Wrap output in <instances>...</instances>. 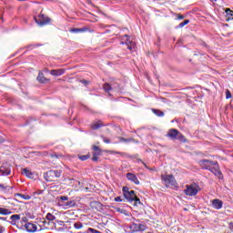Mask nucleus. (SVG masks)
Instances as JSON below:
<instances>
[{"mask_svg": "<svg viewBox=\"0 0 233 233\" xmlns=\"http://www.w3.org/2000/svg\"><path fill=\"white\" fill-rule=\"evenodd\" d=\"M74 228H76V230H80V228H83V223L81 222H76L74 224Z\"/></svg>", "mask_w": 233, "mask_h": 233, "instance_id": "nucleus-33", "label": "nucleus"}, {"mask_svg": "<svg viewBox=\"0 0 233 233\" xmlns=\"http://www.w3.org/2000/svg\"><path fill=\"white\" fill-rule=\"evenodd\" d=\"M0 219H1L2 221H6V218L0 217Z\"/></svg>", "mask_w": 233, "mask_h": 233, "instance_id": "nucleus-51", "label": "nucleus"}, {"mask_svg": "<svg viewBox=\"0 0 233 233\" xmlns=\"http://www.w3.org/2000/svg\"><path fill=\"white\" fill-rule=\"evenodd\" d=\"M123 39H125V45L127 46L128 50H134V43L130 41V36H128V35H125Z\"/></svg>", "mask_w": 233, "mask_h": 233, "instance_id": "nucleus-14", "label": "nucleus"}, {"mask_svg": "<svg viewBox=\"0 0 233 233\" xmlns=\"http://www.w3.org/2000/svg\"><path fill=\"white\" fill-rule=\"evenodd\" d=\"M102 127H105V124H103L101 120H97L91 124L92 130H98V128H101Z\"/></svg>", "mask_w": 233, "mask_h": 233, "instance_id": "nucleus-17", "label": "nucleus"}, {"mask_svg": "<svg viewBox=\"0 0 233 233\" xmlns=\"http://www.w3.org/2000/svg\"><path fill=\"white\" fill-rule=\"evenodd\" d=\"M25 228L27 232H31V233L37 232V225L34 223H31V222L25 223Z\"/></svg>", "mask_w": 233, "mask_h": 233, "instance_id": "nucleus-13", "label": "nucleus"}, {"mask_svg": "<svg viewBox=\"0 0 233 233\" xmlns=\"http://www.w3.org/2000/svg\"><path fill=\"white\" fill-rule=\"evenodd\" d=\"M63 208H74L76 207V200H67L66 203L60 204Z\"/></svg>", "mask_w": 233, "mask_h": 233, "instance_id": "nucleus-15", "label": "nucleus"}, {"mask_svg": "<svg viewBox=\"0 0 233 233\" xmlns=\"http://www.w3.org/2000/svg\"><path fill=\"white\" fill-rule=\"evenodd\" d=\"M13 188L14 187L0 184V192H10V190H13Z\"/></svg>", "mask_w": 233, "mask_h": 233, "instance_id": "nucleus-22", "label": "nucleus"}, {"mask_svg": "<svg viewBox=\"0 0 233 233\" xmlns=\"http://www.w3.org/2000/svg\"><path fill=\"white\" fill-rule=\"evenodd\" d=\"M176 17H177V19H178V21H181V20L185 19V15H183L181 14H177Z\"/></svg>", "mask_w": 233, "mask_h": 233, "instance_id": "nucleus-41", "label": "nucleus"}, {"mask_svg": "<svg viewBox=\"0 0 233 233\" xmlns=\"http://www.w3.org/2000/svg\"><path fill=\"white\" fill-rule=\"evenodd\" d=\"M57 177H61V171L59 170H49L44 173V179L46 181L52 183V181H56Z\"/></svg>", "mask_w": 233, "mask_h": 233, "instance_id": "nucleus-5", "label": "nucleus"}, {"mask_svg": "<svg viewBox=\"0 0 233 233\" xmlns=\"http://www.w3.org/2000/svg\"><path fill=\"white\" fill-rule=\"evenodd\" d=\"M209 172H212V174L217 176V177H218V179H223V173H221V170L219 169V166L218 165V162L216 165H213L209 168Z\"/></svg>", "mask_w": 233, "mask_h": 233, "instance_id": "nucleus-8", "label": "nucleus"}, {"mask_svg": "<svg viewBox=\"0 0 233 233\" xmlns=\"http://www.w3.org/2000/svg\"><path fill=\"white\" fill-rule=\"evenodd\" d=\"M123 194H124V198H126L127 201H129L130 203H132L133 201L135 202L134 207H137L138 205H141V200L139 199V198H137V195H136V192L134 190H130L128 187H123Z\"/></svg>", "mask_w": 233, "mask_h": 233, "instance_id": "nucleus-1", "label": "nucleus"}, {"mask_svg": "<svg viewBox=\"0 0 233 233\" xmlns=\"http://www.w3.org/2000/svg\"><path fill=\"white\" fill-rule=\"evenodd\" d=\"M51 76H63V74H65V69H53L50 71Z\"/></svg>", "mask_w": 233, "mask_h": 233, "instance_id": "nucleus-19", "label": "nucleus"}, {"mask_svg": "<svg viewBox=\"0 0 233 233\" xmlns=\"http://www.w3.org/2000/svg\"><path fill=\"white\" fill-rule=\"evenodd\" d=\"M201 190V187L197 183H192L189 185H186V188L184 189L185 196H189L190 198L194 196H198V192Z\"/></svg>", "mask_w": 233, "mask_h": 233, "instance_id": "nucleus-2", "label": "nucleus"}, {"mask_svg": "<svg viewBox=\"0 0 233 233\" xmlns=\"http://www.w3.org/2000/svg\"><path fill=\"white\" fill-rule=\"evenodd\" d=\"M60 200H61L60 205H62V203H66V202L68 201V197L67 196H61Z\"/></svg>", "mask_w": 233, "mask_h": 233, "instance_id": "nucleus-34", "label": "nucleus"}, {"mask_svg": "<svg viewBox=\"0 0 233 233\" xmlns=\"http://www.w3.org/2000/svg\"><path fill=\"white\" fill-rule=\"evenodd\" d=\"M11 173H12V169H10V167H0V174H2V176H10Z\"/></svg>", "mask_w": 233, "mask_h": 233, "instance_id": "nucleus-20", "label": "nucleus"}, {"mask_svg": "<svg viewBox=\"0 0 233 233\" xmlns=\"http://www.w3.org/2000/svg\"><path fill=\"white\" fill-rule=\"evenodd\" d=\"M179 134H180L179 130L171 128L167 131V137H169V139L176 140V139H177Z\"/></svg>", "mask_w": 233, "mask_h": 233, "instance_id": "nucleus-10", "label": "nucleus"}, {"mask_svg": "<svg viewBox=\"0 0 233 233\" xmlns=\"http://www.w3.org/2000/svg\"><path fill=\"white\" fill-rule=\"evenodd\" d=\"M87 232L90 233H101V231H98L97 229L92 228H88Z\"/></svg>", "mask_w": 233, "mask_h": 233, "instance_id": "nucleus-40", "label": "nucleus"}, {"mask_svg": "<svg viewBox=\"0 0 233 233\" xmlns=\"http://www.w3.org/2000/svg\"><path fill=\"white\" fill-rule=\"evenodd\" d=\"M0 143H5V138H3V137L0 136Z\"/></svg>", "mask_w": 233, "mask_h": 233, "instance_id": "nucleus-49", "label": "nucleus"}, {"mask_svg": "<svg viewBox=\"0 0 233 233\" xmlns=\"http://www.w3.org/2000/svg\"><path fill=\"white\" fill-rule=\"evenodd\" d=\"M78 159H80V161H86V159H90V155H82L78 157Z\"/></svg>", "mask_w": 233, "mask_h": 233, "instance_id": "nucleus-31", "label": "nucleus"}, {"mask_svg": "<svg viewBox=\"0 0 233 233\" xmlns=\"http://www.w3.org/2000/svg\"><path fill=\"white\" fill-rule=\"evenodd\" d=\"M89 207L94 212H103V210H105L103 204L99 201H92Z\"/></svg>", "mask_w": 233, "mask_h": 233, "instance_id": "nucleus-7", "label": "nucleus"}, {"mask_svg": "<svg viewBox=\"0 0 233 233\" xmlns=\"http://www.w3.org/2000/svg\"><path fill=\"white\" fill-rule=\"evenodd\" d=\"M152 112L155 114V116H157V117H163V116H165V112L159 109H153Z\"/></svg>", "mask_w": 233, "mask_h": 233, "instance_id": "nucleus-25", "label": "nucleus"}, {"mask_svg": "<svg viewBox=\"0 0 233 233\" xmlns=\"http://www.w3.org/2000/svg\"><path fill=\"white\" fill-rule=\"evenodd\" d=\"M12 214V210L5 208H0V216H9Z\"/></svg>", "mask_w": 233, "mask_h": 233, "instance_id": "nucleus-24", "label": "nucleus"}, {"mask_svg": "<svg viewBox=\"0 0 233 233\" xmlns=\"http://www.w3.org/2000/svg\"><path fill=\"white\" fill-rule=\"evenodd\" d=\"M103 89L105 90V92H110L112 90V86H110V84L108 83H105L103 85Z\"/></svg>", "mask_w": 233, "mask_h": 233, "instance_id": "nucleus-27", "label": "nucleus"}, {"mask_svg": "<svg viewBox=\"0 0 233 233\" xmlns=\"http://www.w3.org/2000/svg\"><path fill=\"white\" fill-rule=\"evenodd\" d=\"M93 161H98L99 160V157L97 155H94L93 154Z\"/></svg>", "mask_w": 233, "mask_h": 233, "instance_id": "nucleus-45", "label": "nucleus"}, {"mask_svg": "<svg viewBox=\"0 0 233 233\" xmlns=\"http://www.w3.org/2000/svg\"><path fill=\"white\" fill-rule=\"evenodd\" d=\"M161 179L165 187H171V188H177V182L176 181V178H174V175H162Z\"/></svg>", "mask_w": 233, "mask_h": 233, "instance_id": "nucleus-4", "label": "nucleus"}, {"mask_svg": "<svg viewBox=\"0 0 233 233\" xmlns=\"http://www.w3.org/2000/svg\"><path fill=\"white\" fill-rule=\"evenodd\" d=\"M115 201H116V203H121L123 200L121 199V197H116L115 198Z\"/></svg>", "mask_w": 233, "mask_h": 233, "instance_id": "nucleus-46", "label": "nucleus"}, {"mask_svg": "<svg viewBox=\"0 0 233 233\" xmlns=\"http://www.w3.org/2000/svg\"><path fill=\"white\" fill-rule=\"evenodd\" d=\"M226 14H227L228 15L232 16V15H233V11H232L231 9H226Z\"/></svg>", "mask_w": 233, "mask_h": 233, "instance_id": "nucleus-42", "label": "nucleus"}, {"mask_svg": "<svg viewBox=\"0 0 233 233\" xmlns=\"http://www.w3.org/2000/svg\"><path fill=\"white\" fill-rule=\"evenodd\" d=\"M217 164L218 161H212L208 159L200 160V167L204 168V170H210V167H214V165Z\"/></svg>", "mask_w": 233, "mask_h": 233, "instance_id": "nucleus-6", "label": "nucleus"}, {"mask_svg": "<svg viewBox=\"0 0 233 233\" xmlns=\"http://www.w3.org/2000/svg\"><path fill=\"white\" fill-rule=\"evenodd\" d=\"M111 154H118V156H128L125 152H119V151H110Z\"/></svg>", "mask_w": 233, "mask_h": 233, "instance_id": "nucleus-35", "label": "nucleus"}, {"mask_svg": "<svg viewBox=\"0 0 233 233\" xmlns=\"http://www.w3.org/2000/svg\"><path fill=\"white\" fill-rule=\"evenodd\" d=\"M34 20L38 25V26H46L52 23V19L43 14V11L37 15L34 16Z\"/></svg>", "mask_w": 233, "mask_h": 233, "instance_id": "nucleus-3", "label": "nucleus"}, {"mask_svg": "<svg viewBox=\"0 0 233 233\" xmlns=\"http://www.w3.org/2000/svg\"><path fill=\"white\" fill-rule=\"evenodd\" d=\"M46 218L48 221H54L56 219V216H54L52 213H47Z\"/></svg>", "mask_w": 233, "mask_h": 233, "instance_id": "nucleus-29", "label": "nucleus"}, {"mask_svg": "<svg viewBox=\"0 0 233 233\" xmlns=\"http://www.w3.org/2000/svg\"><path fill=\"white\" fill-rule=\"evenodd\" d=\"M69 32H71V34H83L85 32H88V27L71 28Z\"/></svg>", "mask_w": 233, "mask_h": 233, "instance_id": "nucleus-16", "label": "nucleus"}, {"mask_svg": "<svg viewBox=\"0 0 233 233\" xmlns=\"http://www.w3.org/2000/svg\"><path fill=\"white\" fill-rule=\"evenodd\" d=\"M93 154H94V155H96V156H98V157L101 156V154H98L97 151H95Z\"/></svg>", "mask_w": 233, "mask_h": 233, "instance_id": "nucleus-52", "label": "nucleus"}, {"mask_svg": "<svg viewBox=\"0 0 233 233\" xmlns=\"http://www.w3.org/2000/svg\"><path fill=\"white\" fill-rule=\"evenodd\" d=\"M126 177L128 179V181H131V183H134L135 185H139L140 183L137 176H136L134 173H127Z\"/></svg>", "mask_w": 233, "mask_h": 233, "instance_id": "nucleus-12", "label": "nucleus"}, {"mask_svg": "<svg viewBox=\"0 0 233 233\" xmlns=\"http://www.w3.org/2000/svg\"><path fill=\"white\" fill-rule=\"evenodd\" d=\"M22 174H25V176H26V177H29L30 179H32V177H34V173H32V171L28 170V168H23Z\"/></svg>", "mask_w": 233, "mask_h": 233, "instance_id": "nucleus-23", "label": "nucleus"}, {"mask_svg": "<svg viewBox=\"0 0 233 233\" xmlns=\"http://www.w3.org/2000/svg\"><path fill=\"white\" fill-rule=\"evenodd\" d=\"M22 221H23L24 223H26V221H28V218H27L26 217H24V218H22Z\"/></svg>", "mask_w": 233, "mask_h": 233, "instance_id": "nucleus-47", "label": "nucleus"}, {"mask_svg": "<svg viewBox=\"0 0 233 233\" xmlns=\"http://www.w3.org/2000/svg\"><path fill=\"white\" fill-rule=\"evenodd\" d=\"M177 139L181 141V143H187V137L183 136V134L179 133Z\"/></svg>", "mask_w": 233, "mask_h": 233, "instance_id": "nucleus-30", "label": "nucleus"}, {"mask_svg": "<svg viewBox=\"0 0 233 233\" xmlns=\"http://www.w3.org/2000/svg\"><path fill=\"white\" fill-rule=\"evenodd\" d=\"M111 154H118V156H128L125 152H119V151H110Z\"/></svg>", "mask_w": 233, "mask_h": 233, "instance_id": "nucleus-36", "label": "nucleus"}, {"mask_svg": "<svg viewBox=\"0 0 233 233\" xmlns=\"http://www.w3.org/2000/svg\"><path fill=\"white\" fill-rule=\"evenodd\" d=\"M51 157L54 159V158H56V159H59V157H63V155H61V154H52L51 155Z\"/></svg>", "mask_w": 233, "mask_h": 233, "instance_id": "nucleus-37", "label": "nucleus"}, {"mask_svg": "<svg viewBox=\"0 0 233 233\" xmlns=\"http://www.w3.org/2000/svg\"><path fill=\"white\" fill-rule=\"evenodd\" d=\"M5 232H6V228L0 225V233H5Z\"/></svg>", "mask_w": 233, "mask_h": 233, "instance_id": "nucleus-44", "label": "nucleus"}, {"mask_svg": "<svg viewBox=\"0 0 233 233\" xmlns=\"http://www.w3.org/2000/svg\"><path fill=\"white\" fill-rule=\"evenodd\" d=\"M190 23V20H184L182 23H180L177 26V28H183V26H187Z\"/></svg>", "mask_w": 233, "mask_h": 233, "instance_id": "nucleus-32", "label": "nucleus"}, {"mask_svg": "<svg viewBox=\"0 0 233 233\" xmlns=\"http://www.w3.org/2000/svg\"><path fill=\"white\" fill-rule=\"evenodd\" d=\"M80 83H83L84 85H88V81L86 80H81Z\"/></svg>", "mask_w": 233, "mask_h": 233, "instance_id": "nucleus-48", "label": "nucleus"}, {"mask_svg": "<svg viewBox=\"0 0 233 233\" xmlns=\"http://www.w3.org/2000/svg\"><path fill=\"white\" fill-rule=\"evenodd\" d=\"M101 137H102L104 143H106V144H109V143H110V139L105 137L104 136H101Z\"/></svg>", "mask_w": 233, "mask_h": 233, "instance_id": "nucleus-43", "label": "nucleus"}, {"mask_svg": "<svg viewBox=\"0 0 233 233\" xmlns=\"http://www.w3.org/2000/svg\"><path fill=\"white\" fill-rule=\"evenodd\" d=\"M119 141L122 142V143H130V141H133L132 138H125L123 137H118Z\"/></svg>", "mask_w": 233, "mask_h": 233, "instance_id": "nucleus-28", "label": "nucleus"}, {"mask_svg": "<svg viewBox=\"0 0 233 233\" xmlns=\"http://www.w3.org/2000/svg\"><path fill=\"white\" fill-rule=\"evenodd\" d=\"M229 228L232 230L233 229V222L229 223Z\"/></svg>", "mask_w": 233, "mask_h": 233, "instance_id": "nucleus-50", "label": "nucleus"}, {"mask_svg": "<svg viewBox=\"0 0 233 233\" xmlns=\"http://www.w3.org/2000/svg\"><path fill=\"white\" fill-rule=\"evenodd\" d=\"M36 79H37L38 83H43V84L48 83V81H50V79L45 77V74H43L42 72H40V73L38 74Z\"/></svg>", "mask_w": 233, "mask_h": 233, "instance_id": "nucleus-18", "label": "nucleus"}, {"mask_svg": "<svg viewBox=\"0 0 233 233\" xmlns=\"http://www.w3.org/2000/svg\"><path fill=\"white\" fill-rule=\"evenodd\" d=\"M211 207L215 208V210H221V208H223V201L219 198H215L211 200Z\"/></svg>", "mask_w": 233, "mask_h": 233, "instance_id": "nucleus-9", "label": "nucleus"}, {"mask_svg": "<svg viewBox=\"0 0 233 233\" xmlns=\"http://www.w3.org/2000/svg\"><path fill=\"white\" fill-rule=\"evenodd\" d=\"M11 219V225H15L17 223V221H19V219H21V215H12L10 217Z\"/></svg>", "mask_w": 233, "mask_h": 233, "instance_id": "nucleus-21", "label": "nucleus"}, {"mask_svg": "<svg viewBox=\"0 0 233 233\" xmlns=\"http://www.w3.org/2000/svg\"><path fill=\"white\" fill-rule=\"evenodd\" d=\"M92 149H93L95 152H97V154H101V148H99V147H97V146H93Z\"/></svg>", "mask_w": 233, "mask_h": 233, "instance_id": "nucleus-38", "label": "nucleus"}, {"mask_svg": "<svg viewBox=\"0 0 233 233\" xmlns=\"http://www.w3.org/2000/svg\"><path fill=\"white\" fill-rule=\"evenodd\" d=\"M131 228L134 230V232H144V230H147V225L133 223Z\"/></svg>", "mask_w": 233, "mask_h": 233, "instance_id": "nucleus-11", "label": "nucleus"}, {"mask_svg": "<svg viewBox=\"0 0 233 233\" xmlns=\"http://www.w3.org/2000/svg\"><path fill=\"white\" fill-rule=\"evenodd\" d=\"M16 196L18 198H22V199H25V201H28V199L32 198V197H30L29 195H25V194H20V193H17Z\"/></svg>", "mask_w": 233, "mask_h": 233, "instance_id": "nucleus-26", "label": "nucleus"}, {"mask_svg": "<svg viewBox=\"0 0 233 233\" xmlns=\"http://www.w3.org/2000/svg\"><path fill=\"white\" fill-rule=\"evenodd\" d=\"M144 167H146V168H148V167L147 166V164H144Z\"/></svg>", "mask_w": 233, "mask_h": 233, "instance_id": "nucleus-53", "label": "nucleus"}, {"mask_svg": "<svg viewBox=\"0 0 233 233\" xmlns=\"http://www.w3.org/2000/svg\"><path fill=\"white\" fill-rule=\"evenodd\" d=\"M230 97H232V93H230V90L227 89L226 99H230Z\"/></svg>", "mask_w": 233, "mask_h": 233, "instance_id": "nucleus-39", "label": "nucleus"}, {"mask_svg": "<svg viewBox=\"0 0 233 233\" xmlns=\"http://www.w3.org/2000/svg\"><path fill=\"white\" fill-rule=\"evenodd\" d=\"M125 44V42H121V45H124Z\"/></svg>", "mask_w": 233, "mask_h": 233, "instance_id": "nucleus-54", "label": "nucleus"}]
</instances>
